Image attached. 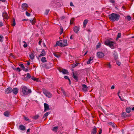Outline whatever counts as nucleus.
I'll list each match as a JSON object with an SVG mask.
<instances>
[{
	"label": "nucleus",
	"mask_w": 134,
	"mask_h": 134,
	"mask_svg": "<svg viewBox=\"0 0 134 134\" xmlns=\"http://www.w3.org/2000/svg\"><path fill=\"white\" fill-rule=\"evenodd\" d=\"M120 16L118 14L112 13L109 15L110 19L113 21H117L119 19Z\"/></svg>",
	"instance_id": "nucleus-1"
},
{
	"label": "nucleus",
	"mask_w": 134,
	"mask_h": 134,
	"mask_svg": "<svg viewBox=\"0 0 134 134\" xmlns=\"http://www.w3.org/2000/svg\"><path fill=\"white\" fill-rule=\"evenodd\" d=\"M67 45V40H62L57 42L55 47L57 46L64 47L66 46Z\"/></svg>",
	"instance_id": "nucleus-2"
},
{
	"label": "nucleus",
	"mask_w": 134,
	"mask_h": 134,
	"mask_svg": "<svg viewBox=\"0 0 134 134\" xmlns=\"http://www.w3.org/2000/svg\"><path fill=\"white\" fill-rule=\"evenodd\" d=\"M105 44L112 49L114 48L116 45V44L115 42L109 41H106Z\"/></svg>",
	"instance_id": "nucleus-3"
},
{
	"label": "nucleus",
	"mask_w": 134,
	"mask_h": 134,
	"mask_svg": "<svg viewBox=\"0 0 134 134\" xmlns=\"http://www.w3.org/2000/svg\"><path fill=\"white\" fill-rule=\"evenodd\" d=\"M22 92L23 94L26 95L31 92V91L30 89H28L26 86H24L22 89Z\"/></svg>",
	"instance_id": "nucleus-4"
},
{
	"label": "nucleus",
	"mask_w": 134,
	"mask_h": 134,
	"mask_svg": "<svg viewBox=\"0 0 134 134\" xmlns=\"http://www.w3.org/2000/svg\"><path fill=\"white\" fill-rule=\"evenodd\" d=\"M42 90L43 93L46 97L50 98L52 97V94L50 92L48 91L45 88H43L42 89Z\"/></svg>",
	"instance_id": "nucleus-5"
},
{
	"label": "nucleus",
	"mask_w": 134,
	"mask_h": 134,
	"mask_svg": "<svg viewBox=\"0 0 134 134\" xmlns=\"http://www.w3.org/2000/svg\"><path fill=\"white\" fill-rule=\"evenodd\" d=\"M82 90L83 92H86L88 91V87L86 85L83 84L82 85Z\"/></svg>",
	"instance_id": "nucleus-6"
},
{
	"label": "nucleus",
	"mask_w": 134,
	"mask_h": 134,
	"mask_svg": "<svg viewBox=\"0 0 134 134\" xmlns=\"http://www.w3.org/2000/svg\"><path fill=\"white\" fill-rule=\"evenodd\" d=\"M44 112H46L47 110H50L49 105L47 103H44Z\"/></svg>",
	"instance_id": "nucleus-7"
},
{
	"label": "nucleus",
	"mask_w": 134,
	"mask_h": 134,
	"mask_svg": "<svg viewBox=\"0 0 134 134\" xmlns=\"http://www.w3.org/2000/svg\"><path fill=\"white\" fill-rule=\"evenodd\" d=\"M97 131V128L94 126L91 131V134H96Z\"/></svg>",
	"instance_id": "nucleus-8"
},
{
	"label": "nucleus",
	"mask_w": 134,
	"mask_h": 134,
	"mask_svg": "<svg viewBox=\"0 0 134 134\" xmlns=\"http://www.w3.org/2000/svg\"><path fill=\"white\" fill-rule=\"evenodd\" d=\"M97 56L99 58L103 57L104 56V54L100 52H99L97 53Z\"/></svg>",
	"instance_id": "nucleus-9"
},
{
	"label": "nucleus",
	"mask_w": 134,
	"mask_h": 134,
	"mask_svg": "<svg viewBox=\"0 0 134 134\" xmlns=\"http://www.w3.org/2000/svg\"><path fill=\"white\" fill-rule=\"evenodd\" d=\"M12 91V89L10 87H8L5 90V92L6 94H9L11 93Z\"/></svg>",
	"instance_id": "nucleus-10"
},
{
	"label": "nucleus",
	"mask_w": 134,
	"mask_h": 134,
	"mask_svg": "<svg viewBox=\"0 0 134 134\" xmlns=\"http://www.w3.org/2000/svg\"><path fill=\"white\" fill-rule=\"evenodd\" d=\"M28 7V5L26 3H24L22 4V8L24 11L26 10Z\"/></svg>",
	"instance_id": "nucleus-11"
},
{
	"label": "nucleus",
	"mask_w": 134,
	"mask_h": 134,
	"mask_svg": "<svg viewBox=\"0 0 134 134\" xmlns=\"http://www.w3.org/2000/svg\"><path fill=\"white\" fill-rule=\"evenodd\" d=\"M77 74H75L74 72H72V77L75 79V80H76V81L77 82V81L78 80V77L77 76Z\"/></svg>",
	"instance_id": "nucleus-12"
},
{
	"label": "nucleus",
	"mask_w": 134,
	"mask_h": 134,
	"mask_svg": "<svg viewBox=\"0 0 134 134\" xmlns=\"http://www.w3.org/2000/svg\"><path fill=\"white\" fill-rule=\"evenodd\" d=\"M80 29L79 26H75L73 29L74 31L76 33H77Z\"/></svg>",
	"instance_id": "nucleus-13"
},
{
	"label": "nucleus",
	"mask_w": 134,
	"mask_h": 134,
	"mask_svg": "<svg viewBox=\"0 0 134 134\" xmlns=\"http://www.w3.org/2000/svg\"><path fill=\"white\" fill-rule=\"evenodd\" d=\"M59 70L60 72H62L64 74H67L69 73L67 70L65 69H63L61 71L60 70Z\"/></svg>",
	"instance_id": "nucleus-14"
},
{
	"label": "nucleus",
	"mask_w": 134,
	"mask_h": 134,
	"mask_svg": "<svg viewBox=\"0 0 134 134\" xmlns=\"http://www.w3.org/2000/svg\"><path fill=\"white\" fill-rule=\"evenodd\" d=\"M93 57H90L89 58L88 60L87 61V64H89L90 63H92L93 61Z\"/></svg>",
	"instance_id": "nucleus-15"
},
{
	"label": "nucleus",
	"mask_w": 134,
	"mask_h": 134,
	"mask_svg": "<svg viewBox=\"0 0 134 134\" xmlns=\"http://www.w3.org/2000/svg\"><path fill=\"white\" fill-rule=\"evenodd\" d=\"M13 93L15 94H16L18 93V90L17 88H13L12 89V91Z\"/></svg>",
	"instance_id": "nucleus-16"
},
{
	"label": "nucleus",
	"mask_w": 134,
	"mask_h": 134,
	"mask_svg": "<svg viewBox=\"0 0 134 134\" xmlns=\"http://www.w3.org/2000/svg\"><path fill=\"white\" fill-rule=\"evenodd\" d=\"M31 79L33 80L38 82H40L41 81L40 79H39L38 78H36L34 76H32L31 77Z\"/></svg>",
	"instance_id": "nucleus-17"
},
{
	"label": "nucleus",
	"mask_w": 134,
	"mask_h": 134,
	"mask_svg": "<svg viewBox=\"0 0 134 134\" xmlns=\"http://www.w3.org/2000/svg\"><path fill=\"white\" fill-rule=\"evenodd\" d=\"M88 20L86 19L83 22V27L84 28H85L86 27V26L88 23Z\"/></svg>",
	"instance_id": "nucleus-18"
},
{
	"label": "nucleus",
	"mask_w": 134,
	"mask_h": 134,
	"mask_svg": "<svg viewBox=\"0 0 134 134\" xmlns=\"http://www.w3.org/2000/svg\"><path fill=\"white\" fill-rule=\"evenodd\" d=\"M10 112L8 111H6L4 113V115L8 117L9 116Z\"/></svg>",
	"instance_id": "nucleus-19"
},
{
	"label": "nucleus",
	"mask_w": 134,
	"mask_h": 134,
	"mask_svg": "<svg viewBox=\"0 0 134 134\" xmlns=\"http://www.w3.org/2000/svg\"><path fill=\"white\" fill-rule=\"evenodd\" d=\"M2 16L3 17L5 18H8V15L5 12H4L3 13Z\"/></svg>",
	"instance_id": "nucleus-20"
},
{
	"label": "nucleus",
	"mask_w": 134,
	"mask_h": 134,
	"mask_svg": "<svg viewBox=\"0 0 134 134\" xmlns=\"http://www.w3.org/2000/svg\"><path fill=\"white\" fill-rule=\"evenodd\" d=\"M19 128L20 130L24 131L25 129V126L22 125H20L19 126Z\"/></svg>",
	"instance_id": "nucleus-21"
},
{
	"label": "nucleus",
	"mask_w": 134,
	"mask_h": 134,
	"mask_svg": "<svg viewBox=\"0 0 134 134\" xmlns=\"http://www.w3.org/2000/svg\"><path fill=\"white\" fill-rule=\"evenodd\" d=\"M46 55V53L45 51H42L41 53L38 55L39 57H40L41 56H44Z\"/></svg>",
	"instance_id": "nucleus-22"
},
{
	"label": "nucleus",
	"mask_w": 134,
	"mask_h": 134,
	"mask_svg": "<svg viewBox=\"0 0 134 134\" xmlns=\"http://www.w3.org/2000/svg\"><path fill=\"white\" fill-rule=\"evenodd\" d=\"M29 57L30 58L32 59H33L35 57V55L33 53H31L29 54Z\"/></svg>",
	"instance_id": "nucleus-23"
},
{
	"label": "nucleus",
	"mask_w": 134,
	"mask_h": 134,
	"mask_svg": "<svg viewBox=\"0 0 134 134\" xmlns=\"http://www.w3.org/2000/svg\"><path fill=\"white\" fill-rule=\"evenodd\" d=\"M108 124L110 125L113 128H115L116 125L112 122H109L108 123Z\"/></svg>",
	"instance_id": "nucleus-24"
},
{
	"label": "nucleus",
	"mask_w": 134,
	"mask_h": 134,
	"mask_svg": "<svg viewBox=\"0 0 134 134\" xmlns=\"http://www.w3.org/2000/svg\"><path fill=\"white\" fill-rule=\"evenodd\" d=\"M41 61L43 63H45L47 62L46 58L45 57H43L42 58Z\"/></svg>",
	"instance_id": "nucleus-25"
},
{
	"label": "nucleus",
	"mask_w": 134,
	"mask_h": 134,
	"mask_svg": "<svg viewBox=\"0 0 134 134\" xmlns=\"http://www.w3.org/2000/svg\"><path fill=\"white\" fill-rule=\"evenodd\" d=\"M51 112H48L46 113L44 115L43 118L47 117L48 115Z\"/></svg>",
	"instance_id": "nucleus-26"
},
{
	"label": "nucleus",
	"mask_w": 134,
	"mask_h": 134,
	"mask_svg": "<svg viewBox=\"0 0 134 134\" xmlns=\"http://www.w3.org/2000/svg\"><path fill=\"white\" fill-rule=\"evenodd\" d=\"M113 55H114V58L115 60H116L118 59V57L117 53H115Z\"/></svg>",
	"instance_id": "nucleus-27"
},
{
	"label": "nucleus",
	"mask_w": 134,
	"mask_h": 134,
	"mask_svg": "<svg viewBox=\"0 0 134 134\" xmlns=\"http://www.w3.org/2000/svg\"><path fill=\"white\" fill-rule=\"evenodd\" d=\"M53 54L57 58H58L60 57V55L58 53L55 52H53Z\"/></svg>",
	"instance_id": "nucleus-28"
},
{
	"label": "nucleus",
	"mask_w": 134,
	"mask_h": 134,
	"mask_svg": "<svg viewBox=\"0 0 134 134\" xmlns=\"http://www.w3.org/2000/svg\"><path fill=\"white\" fill-rule=\"evenodd\" d=\"M131 111V108L129 107L127 108L126 109V111L128 113H130Z\"/></svg>",
	"instance_id": "nucleus-29"
},
{
	"label": "nucleus",
	"mask_w": 134,
	"mask_h": 134,
	"mask_svg": "<svg viewBox=\"0 0 134 134\" xmlns=\"http://www.w3.org/2000/svg\"><path fill=\"white\" fill-rule=\"evenodd\" d=\"M60 34L61 35L63 32V27L62 26H60Z\"/></svg>",
	"instance_id": "nucleus-30"
},
{
	"label": "nucleus",
	"mask_w": 134,
	"mask_h": 134,
	"mask_svg": "<svg viewBox=\"0 0 134 134\" xmlns=\"http://www.w3.org/2000/svg\"><path fill=\"white\" fill-rule=\"evenodd\" d=\"M12 26H15L16 25V23L15 22V20L14 18L13 19V21L12 23L11 24Z\"/></svg>",
	"instance_id": "nucleus-31"
},
{
	"label": "nucleus",
	"mask_w": 134,
	"mask_h": 134,
	"mask_svg": "<svg viewBox=\"0 0 134 134\" xmlns=\"http://www.w3.org/2000/svg\"><path fill=\"white\" fill-rule=\"evenodd\" d=\"M39 117V116L38 115H36L34 116L33 117V119L35 120L37 119Z\"/></svg>",
	"instance_id": "nucleus-32"
},
{
	"label": "nucleus",
	"mask_w": 134,
	"mask_h": 134,
	"mask_svg": "<svg viewBox=\"0 0 134 134\" xmlns=\"http://www.w3.org/2000/svg\"><path fill=\"white\" fill-rule=\"evenodd\" d=\"M79 63H76V64L74 63L72 65V66L73 68H74L75 66H77L78 64Z\"/></svg>",
	"instance_id": "nucleus-33"
},
{
	"label": "nucleus",
	"mask_w": 134,
	"mask_h": 134,
	"mask_svg": "<svg viewBox=\"0 0 134 134\" xmlns=\"http://www.w3.org/2000/svg\"><path fill=\"white\" fill-rule=\"evenodd\" d=\"M30 21L33 25L35 24L36 21L35 20H30Z\"/></svg>",
	"instance_id": "nucleus-34"
},
{
	"label": "nucleus",
	"mask_w": 134,
	"mask_h": 134,
	"mask_svg": "<svg viewBox=\"0 0 134 134\" xmlns=\"http://www.w3.org/2000/svg\"><path fill=\"white\" fill-rule=\"evenodd\" d=\"M58 129V127L56 126L53 128V130L55 132H57Z\"/></svg>",
	"instance_id": "nucleus-35"
},
{
	"label": "nucleus",
	"mask_w": 134,
	"mask_h": 134,
	"mask_svg": "<svg viewBox=\"0 0 134 134\" xmlns=\"http://www.w3.org/2000/svg\"><path fill=\"white\" fill-rule=\"evenodd\" d=\"M100 46H101V43H98L96 46V48L97 49V48H99L100 47Z\"/></svg>",
	"instance_id": "nucleus-36"
},
{
	"label": "nucleus",
	"mask_w": 134,
	"mask_h": 134,
	"mask_svg": "<svg viewBox=\"0 0 134 134\" xmlns=\"http://www.w3.org/2000/svg\"><path fill=\"white\" fill-rule=\"evenodd\" d=\"M122 115L125 118L126 117L128 116L125 113V112L122 113Z\"/></svg>",
	"instance_id": "nucleus-37"
},
{
	"label": "nucleus",
	"mask_w": 134,
	"mask_h": 134,
	"mask_svg": "<svg viewBox=\"0 0 134 134\" xmlns=\"http://www.w3.org/2000/svg\"><path fill=\"white\" fill-rule=\"evenodd\" d=\"M31 77V76L30 75V74L29 73H27L26 75V77L28 78H30Z\"/></svg>",
	"instance_id": "nucleus-38"
},
{
	"label": "nucleus",
	"mask_w": 134,
	"mask_h": 134,
	"mask_svg": "<svg viewBox=\"0 0 134 134\" xmlns=\"http://www.w3.org/2000/svg\"><path fill=\"white\" fill-rule=\"evenodd\" d=\"M127 20L129 21L131 19V17L130 16H127Z\"/></svg>",
	"instance_id": "nucleus-39"
},
{
	"label": "nucleus",
	"mask_w": 134,
	"mask_h": 134,
	"mask_svg": "<svg viewBox=\"0 0 134 134\" xmlns=\"http://www.w3.org/2000/svg\"><path fill=\"white\" fill-rule=\"evenodd\" d=\"M24 119L26 121H29V118H28L26 117L25 116H24Z\"/></svg>",
	"instance_id": "nucleus-40"
},
{
	"label": "nucleus",
	"mask_w": 134,
	"mask_h": 134,
	"mask_svg": "<svg viewBox=\"0 0 134 134\" xmlns=\"http://www.w3.org/2000/svg\"><path fill=\"white\" fill-rule=\"evenodd\" d=\"M74 20V18H72L70 20V23L71 24H73Z\"/></svg>",
	"instance_id": "nucleus-41"
},
{
	"label": "nucleus",
	"mask_w": 134,
	"mask_h": 134,
	"mask_svg": "<svg viewBox=\"0 0 134 134\" xmlns=\"http://www.w3.org/2000/svg\"><path fill=\"white\" fill-rule=\"evenodd\" d=\"M121 34L120 33H119L118 34L117 36V38H119L121 37Z\"/></svg>",
	"instance_id": "nucleus-42"
},
{
	"label": "nucleus",
	"mask_w": 134,
	"mask_h": 134,
	"mask_svg": "<svg viewBox=\"0 0 134 134\" xmlns=\"http://www.w3.org/2000/svg\"><path fill=\"white\" fill-rule=\"evenodd\" d=\"M49 10H46L45 12V14H46V15H47L48 14L49 12Z\"/></svg>",
	"instance_id": "nucleus-43"
},
{
	"label": "nucleus",
	"mask_w": 134,
	"mask_h": 134,
	"mask_svg": "<svg viewBox=\"0 0 134 134\" xmlns=\"http://www.w3.org/2000/svg\"><path fill=\"white\" fill-rule=\"evenodd\" d=\"M26 15L28 16H29L30 15V13H28L27 11L26 12Z\"/></svg>",
	"instance_id": "nucleus-44"
},
{
	"label": "nucleus",
	"mask_w": 134,
	"mask_h": 134,
	"mask_svg": "<svg viewBox=\"0 0 134 134\" xmlns=\"http://www.w3.org/2000/svg\"><path fill=\"white\" fill-rule=\"evenodd\" d=\"M116 64L119 66H120V65L121 64V62L119 61H117L116 62Z\"/></svg>",
	"instance_id": "nucleus-45"
},
{
	"label": "nucleus",
	"mask_w": 134,
	"mask_h": 134,
	"mask_svg": "<svg viewBox=\"0 0 134 134\" xmlns=\"http://www.w3.org/2000/svg\"><path fill=\"white\" fill-rule=\"evenodd\" d=\"M107 65L109 68H111V65L110 63L107 64Z\"/></svg>",
	"instance_id": "nucleus-46"
},
{
	"label": "nucleus",
	"mask_w": 134,
	"mask_h": 134,
	"mask_svg": "<svg viewBox=\"0 0 134 134\" xmlns=\"http://www.w3.org/2000/svg\"><path fill=\"white\" fill-rule=\"evenodd\" d=\"M3 37L2 36H1L0 38V41L2 42L3 41Z\"/></svg>",
	"instance_id": "nucleus-47"
},
{
	"label": "nucleus",
	"mask_w": 134,
	"mask_h": 134,
	"mask_svg": "<svg viewBox=\"0 0 134 134\" xmlns=\"http://www.w3.org/2000/svg\"><path fill=\"white\" fill-rule=\"evenodd\" d=\"M63 95L65 96H66V94L65 91L62 92Z\"/></svg>",
	"instance_id": "nucleus-48"
},
{
	"label": "nucleus",
	"mask_w": 134,
	"mask_h": 134,
	"mask_svg": "<svg viewBox=\"0 0 134 134\" xmlns=\"http://www.w3.org/2000/svg\"><path fill=\"white\" fill-rule=\"evenodd\" d=\"M16 70L17 71H18L19 72H20L21 70L19 68V67H18L16 69Z\"/></svg>",
	"instance_id": "nucleus-49"
},
{
	"label": "nucleus",
	"mask_w": 134,
	"mask_h": 134,
	"mask_svg": "<svg viewBox=\"0 0 134 134\" xmlns=\"http://www.w3.org/2000/svg\"><path fill=\"white\" fill-rule=\"evenodd\" d=\"M19 66L22 68H24V65L23 64H20V65H19Z\"/></svg>",
	"instance_id": "nucleus-50"
},
{
	"label": "nucleus",
	"mask_w": 134,
	"mask_h": 134,
	"mask_svg": "<svg viewBox=\"0 0 134 134\" xmlns=\"http://www.w3.org/2000/svg\"><path fill=\"white\" fill-rule=\"evenodd\" d=\"M64 78L65 79H68V80L69 79V78L68 76H65L64 77Z\"/></svg>",
	"instance_id": "nucleus-51"
},
{
	"label": "nucleus",
	"mask_w": 134,
	"mask_h": 134,
	"mask_svg": "<svg viewBox=\"0 0 134 134\" xmlns=\"http://www.w3.org/2000/svg\"><path fill=\"white\" fill-rule=\"evenodd\" d=\"M65 18V17L64 16H63L60 17V19L62 20H63Z\"/></svg>",
	"instance_id": "nucleus-52"
},
{
	"label": "nucleus",
	"mask_w": 134,
	"mask_h": 134,
	"mask_svg": "<svg viewBox=\"0 0 134 134\" xmlns=\"http://www.w3.org/2000/svg\"><path fill=\"white\" fill-rule=\"evenodd\" d=\"M23 46L24 47H26L27 46V45L26 43L24 44L23 45Z\"/></svg>",
	"instance_id": "nucleus-53"
},
{
	"label": "nucleus",
	"mask_w": 134,
	"mask_h": 134,
	"mask_svg": "<svg viewBox=\"0 0 134 134\" xmlns=\"http://www.w3.org/2000/svg\"><path fill=\"white\" fill-rule=\"evenodd\" d=\"M3 24L2 22L1 21H0V26H3Z\"/></svg>",
	"instance_id": "nucleus-54"
},
{
	"label": "nucleus",
	"mask_w": 134,
	"mask_h": 134,
	"mask_svg": "<svg viewBox=\"0 0 134 134\" xmlns=\"http://www.w3.org/2000/svg\"><path fill=\"white\" fill-rule=\"evenodd\" d=\"M110 2L112 3H114L115 2V1L114 0H110Z\"/></svg>",
	"instance_id": "nucleus-55"
},
{
	"label": "nucleus",
	"mask_w": 134,
	"mask_h": 134,
	"mask_svg": "<svg viewBox=\"0 0 134 134\" xmlns=\"http://www.w3.org/2000/svg\"><path fill=\"white\" fill-rule=\"evenodd\" d=\"M10 56H12V57H13V58H15V57H14V55H13V54L12 53H10Z\"/></svg>",
	"instance_id": "nucleus-56"
},
{
	"label": "nucleus",
	"mask_w": 134,
	"mask_h": 134,
	"mask_svg": "<svg viewBox=\"0 0 134 134\" xmlns=\"http://www.w3.org/2000/svg\"><path fill=\"white\" fill-rule=\"evenodd\" d=\"M102 129H100V130L99 132V134H101L102 132Z\"/></svg>",
	"instance_id": "nucleus-57"
},
{
	"label": "nucleus",
	"mask_w": 134,
	"mask_h": 134,
	"mask_svg": "<svg viewBox=\"0 0 134 134\" xmlns=\"http://www.w3.org/2000/svg\"><path fill=\"white\" fill-rule=\"evenodd\" d=\"M70 6H74V5H73V3L71 2H70Z\"/></svg>",
	"instance_id": "nucleus-58"
},
{
	"label": "nucleus",
	"mask_w": 134,
	"mask_h": 134,
	"mask_svg": "<svg viewBox=\"0 0 134 134\" xmlns=\"http://www.w3.org/2000/svg\"><path fill=\"white\" fill-rule=\"evenodd\" d=\"M115 88V86L114 85H113L111 87V89H113Z\"/></svg>",
	"instance_id": "nucleus-59"
},
{
	"label": "nucleus",
	"mask_w": 134,
	"mask_h": 134,
	"mask_svg": "<svg viewBox=\"0 0 134 134\" xmlns=\"http://www.w3.org/2000/svg\"><path fill=\"white\" fill-rule=\"evenodd\" d=\"M28 71V69L27 68H25L24 71Z\"/></svg>",
	"instance_id": "nucleus-60"
},
{
	"label": "nucleus",
	"mask_w": 134,
	"mask_h": 134,
	"mask_svg": "<svg viewBox=\"0 0 134 134\" xmlns=\"http://www.w3.org/2000/svg\"><path fill=\"white\" fill-rule=\"evenodd\" d=\"M60 89H61V90L62 91V92L64 91V89H63V87H61Z\"/></svg>",
	"instance_id": "nucleus-61"
},
{
	"label": "nucleus",
	"mask_w": 134,
	"mask_h": 134,
	"mask_svg": "<svg viewBox=\"0 0 134 134\" xmlns=\"http://www.w3.org/2000/svg\"><path fill=\"white\" fill-rule=\"evenodd\" d=\"M41 42H42V41H39V42H38V44L39 45H40Z\"/></svg>",
	"instance_id": "nucleus-62"
},
{
	"label": "nucleus",
	"mask_w": 134,
	"mask_h": 134,
	"mask_svg": "<svg viewBox=\"0 0 134 134\" xmlns=\"http://www.w3.org/2000/svg\"><path fill=\"white\" fill-rule=\"evenodd\" d=\"M30 129H28L27 130V132H30Z\"/></svg>",
	"instance_id": "nucleus-63"
},
{
	"label": "nucleus",
	"mask_w": 134,
	"mask_h": 134,
	"mask_svg": "<svg viewBox=\"0 0 134 134\" xmlns=\"http://www.w3.org/2000/svg\"><path fill=\"white\" fill-rule=\"evenodd\" d=\"M68 80L69 82V84L70 85L71 84V81H70V79H68Z\"/></svg>",
	"instance_id": "nucleus-64"
}]
</instances>
